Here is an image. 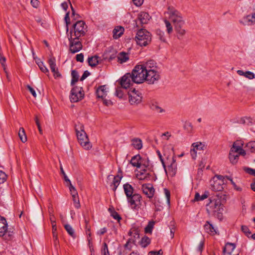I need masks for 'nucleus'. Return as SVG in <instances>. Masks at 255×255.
<instances>
[{
    "label": "nucleus",
    "instance_id": "obj_1",
    "mask_svg": "<svg viewBox=\"0 0 255 255\" xmlns=\"http://www.w3.org/2000/svg\"><path fill=\"white\" fill-rule=\"evenodd\" d=\"M145 81L149 84H153L160 79V75L157 70L156 63L153 60L146 62V70Z\"/></svg>",
    "mask_w": 255,
    "mask_h": 255
},
{
    "label": "nucleus",
    "instance_id": "obj_2",
    "mask_svg": "<svg viewBox=\"0 0 255 255\" xmlns=\"http://www.w3.org/2000/svg\"><path fill=\"white\" fill-rule=\"evenodd\" d=\"M206 210L209 215L220 216L223 211V206L221 198L217 196L212 200L207 205Z\"/></svg>",
    "mask_w": 255,
    "mask_h": 255
},
{
    "label": "nucleus",
    "instance_id": "obj_3",
    "mask_svg": "<svg viewBox=\"0 0 255 255\" xmlns=\"http://www.w3.org/2000/svg\"><path fill=\"white\" fill-rule=\"evenodd\" d=\"M146 70V62L137 65L132 71L131 75L134 83H142L145 81Z\"/></svg>",
    "mask_w": 255,
    "mask_h": 255
},
{
    "label": "nucleus",
    "instance_id": "obj_4",
    "mask_svg": "<svg viewBox=\"0 0 255 255\" xmlns=\"http://www.w3.org/2000/svg\"><path fill=\"white\" fill-rule=\"evenodd\" d=\"M75 130L79 143L84 149H89L91 147V145L84 130L83 125L82 124L76 125Z\"/></svg>",
    "mask_w": 255,
    "mask_h": 255
},
{
    "label": "nucleus",
    "instance_id": "obj_5",
    "mask_svg": "<svg viewBox=\"0 0 255 255\" xmlns=\"http://www.w3.org/2000/svg\"><path fill=\"white\" fill-rule=\"evenodd\" d=\"M246 154L245 150L240 145V142L239 141L234 142L230 149L229 155L231 163L232 164H236L238 161L239 155L245 156Z\"/></svg>",
    "mask_w": 255,
    "mask_h": 255
},
{
    "label": "nucleus",
    "instance_id": "obj_6",
    "mask_svg": "<svg viewBox=\"0 0 255 255\" xmlns=\"http://www.w3.org/2000/svg\"><path fill=\"white\" fill-rule=\"evenodd\" d=\"M165 14L167 15L166 17H168L174 25L178 24H184L185 23L182 14L173 6H168L167 11L165 12Z\"/></svg>",
    "mask_w": 255,
    "mask_h": 255
},
{
    "label": "nucleus",
    "instance_id": "obj_7",
    "mask_svg": "<svg viewBox=\"0 0 255 255\" xmlns=\"http://www.w3.org/2000/svg\"><path fill=\"white\" fill-rule=\"evenodd\" d=\"M87 26L84 21L79 20L73 24L72 28L67 35L74 36V38H79L80 37L85 35L86 31Z\"/></svg>",
    "mask_w": 255,
    "mask_h": 255
},
{
    "label": "nucleus",
    "instance_id": "obj_8",
    "mask_svg": "<svg viewBox=\"0 0 255 255\" xmlns=\"http://www.w3.org/2000/svg\"><path fill=\"white\" fill-rule=\"evenodd\" d=\"M151 39L150 33L145 29H141L136 33L135 40L137 44L141 46L147 45Z\"/></svg>",
    "mask_w": 255,
    "mask_h": 255
},
{
    "label": "nucleus",
    "instance_id": "obj_9",
    "mask_svg": "<svg viewBox=\"0 0 255 255\" xmlns=\"http://www.w3.org/2000/svg\"><path fill=\"white\" fill-rule=\"evenodd\" d=\"M127 201L130 208L135 211H138L142 206V197L137 193L127 198Z\"/></svg>",
    "mask_w": 255,
    "mask_h": 255
},
{
    "label": "nucleus",
    "instance_id": "obj_10",
    "mask_svg": "<svg viewBox=\"0 0 255 255\" xmlns=\"http://www.w3.org/2000/svg\"><path fill=\"white\" fill-rule=\"evenodd\" d=\"M128 101L131 105H137L140 104L142 99V96L140 91L135 89L128 91Z\"/></svg>",
    "mask_w": 255,
    "mask_h": 255
},
{
    "label": "nucleus",
    "instance_id": "obj_11",
    "mask_svg": "<svg viewBox=\"0 0 255 255\" xmlns=\"http://www.w3.org/2000/svg\"><path fill=\"white\" fill-rule=\"evenodd\" d=\"M84 94L82 87L75 86L71 91L70 99L71 102L75 103L84 98Z\"/></svg>",
    "mask_w": 255,
    "mask_h": 255
},
{
    "label": "nucleus",
    "instance_id": "obj_12",
    "mask_svg": "<svg viewBox=\"0 0 255 255\" xmlns=\"http://www.w3.org/2000/svg\"><path fill=\"white\" fill-rule=\"evenodd\" d=\"M67 36L70 42L69 49L71 53H75L82 49V45L79 38H74V36L72 35H67Z\"/></svg>",
    "mask_w": 255,
    "mask_h": 255
},
{
    "label": "nucleus",
    "instance_id": "obj_13",
    "mask_svg": "<svg viewBox=\"0 0 255 255\" xmlns=\"http://www.w3.org/2000/svg\"><path fill=\"white\" fill-rule=\"evenodd\" d=\"M240 23L244 25L248 26L255 24V2L253 4L251 13L241 19Z\"/></svg>",
    "mask_w": 255,
    "mask_h": 255
},
{
    "label": "nucleus",
    "instance_id": "obj_14",
    "mask_svg": "<svg viewBox=\"0 0 255 255\" xmlns=\"http://www.w3.org/2000/svg\"><path fill=\"white\" fill-rule=\"evenodd\" d=\"M165 165L167 166L168 172L172 175H175L177 171V164L174 156L171 157H167L165 161Z\"/></svg>",
    "mask_w": 255,
    "mask_h": 255
},
{
    "label": "nucleus",
    "instance_id": "obj_15",
    "mask_svg": "<svg viewBox=\"0 0 255 255\" xmlns=\"http://www.w3.org/2000/svg\"><path fill=\"white\" fill-rule=\"evenodd\" d=\"M134 83L132 80V76L130 73H127L123 76L120 82L121 88L128 89Z\"/></svg>",
    "mask_w": 255,
    "mask_h": 255
},
{
    "label": "nucleus",
    "instance_id": "obj_16",
    "mask_svg": "<svg viewBox=\"0 0 255 255\" xmlns=\"http://www.w3.org/2000/svg\"><path fill=\"white\" fill-rule=\"evenodd\" d=\"M140 170H136L135 175L136 178L140 180H148L151 176V174L147 171L146 169L140 168Z\"/></svg>",
    "mask_w": 255,
    "mask_h": 255
},
{
    "label": "nucleus",
    "instance_id": "obj_17",
    "mask_svg": "<svg viewBox=\"0 0 255 255\" xmlns=\"http://www.w3.org/2000/svg\"><path fill=\"white\" fill-rule=\"evenodd\" d=\"M205 145L201 142H197L192 143L190 152L192 158L195 159L196 157L197 151L203 150Z\"/></svg>",
    "mask_w": 255,
    "mask_h": 255
},
{
    "label": "nucleus",
    "instance_id": "obj_18",
    "mask_svg": "<svg viewBox=\"0 0 255 255\" xmlns=\"http://www.w3.org/2000/svg\"><path fill=\"white\" fill-rule=\"evenodd\" d=\"M142 190L144 194L149 198H152L154 194V189L152 184H144L142 186Z\"/></svg>",
    "mask_w": 255,
    "mask_h": 255
},
{
    "label": "nucleus",
    "instance_id": "obj_19",
    "mask_svg": "<svg viewBox=\"0 0 255 255\" xmlns=\"http://www.w3.org/2000/svg\"><path fill=\"white\" fill-rule=\"evenodd\" d=\"M224 184L222 183L221 181L217 179L215 180L212 178L210 180L211 188L212 190L215 191H222L224 189Z\"/></svg>",
    "mask_w": 255,
    "mask_h": 255
},
{
    "label": "nucleus",
    "instance_id": "obj_20",
    "mask_svg": "<svg viewBox=\"0 0 255 255\" xmlns=\"http://www.w3.org/2000/svg\"><path fill=\"white\" fill-rule=\"evenodd\" d=\"M236 246L234 244L230 243L226 244L223 250L224 255H239V254H232Z\"/></svg>",
    "mask_w": 255,
    "mask_h": 255
},
{
    "label": "nucleus",
    "instance_id": "obj_21",
    "mask_svg": "<svg viewBox=\"0 0 255 255\" xmlns=\"http://www.w3.org/2000/svg\"><path fill=\"white\" fill-rule=\"evenodd\" d=\"M108 92V88L106 85L99 87L96 91L97 96L98 98L103 99L106 98Z\"/></svg>",
    "mask_w": 255,
    "mask_h": 255
},
{
    "label": "nucleus",
    "instance_id": "obj_22",
    "mask_svg": "<svg viewBox=\"0 0 255 255\" xmlns=\"http://www.w3.org/2000/svg\"><path fill=\"white\" fill-rule=\"evenodd\" d=\"M7 230V225L4 218L0 216V237H3Z\"/></svg>",
    "mask_w": 255,
    "mask_h": 255
},
{
    "label": "nucleus",
    "instance_id": "obj_23",
    "mask_svg": "<svg viewBox=\"0 0 255 255\" xmlns=\"http://www.w3.org/2000/svg\"><path fill=\"white\" fill-rule=\"evenodd\" d=\"M150 18L149 14L145 12H140L138 15V19L142 24L147 23Z\"/></svg>",
    "mask_w": 255,
    "mask_h": 255
},
{
    "label": "nucleus",
    "instance_id": "obj_24",
    "mask_svg": "<svg viewBox=\"0 0 255 255\" xmlns=\"http://www.w3.org/2000/svg\"><path fill=\"white\" fill-rule=\"evenodd\" d=\"M128 234L129 236L133 237V239L131 238L133 244H134L136 240L139 238V230L138 228L135 227L131 228Z\"/></svg>",
    "mask_w": 255,
    "mask_h": 255
},
{
    "label": "nucleus",
    "instance_id": "obj_25",
    "mask_svg": "<svg viewBox=\"0 0 255 255\" xmlns=\"http://www.w3.org/2000/svg\"><path fill=\"white\" fill-rule=\"evenodd\" d=\"M204 228L206 232L210 235H214L217 233V229L208 221L206 222Z\"/></svg>",
    "mask_w": 255,
    "mask_h": 255
},
{
    "label": "nucleus",
    "instance_id": "obj_26",
    "mask_svg": "<svg viewBox=\"0 0 255 255\" xmlns=\"http://www.w3.org/2000/svg\"><path fill=\"white\" fill-rule=\"evenodd\" d=\"M123 188L124 190V192L127 197V199L130 197L132 195H134V189L130 184L128 183L125 184L123 186Z\"/></svg>",
    "mask_w": 255,
    "mask_h": 255
},
{
    "label": "nucleus",
    "instance_id": "obj_27",
    "mask_svg": "<svg viewBox=\"0 0 255 255\" xmlns=\"http://www.w3.org/2000/svg\"><path fill=\"white\" fill-rule=\"evenodd\" d=\"M141 161V156L139 154L133 156L130 161V164L134 167L140 168V161Z\"/></svg>",
    "mask_w": 255,
    "mask_h": 255
},
{
    "label": "nucleus",
    "instance_id": "obj_28",
    "mask_svg": "<svg viewBox=\"0 0 255 255\" xmlns=\"http://www.w3.org/2000/svg\"><path fill=\"white\" fill-rule=\"evenodd\" d=\"M184 24H178L177 25H175V29L176 32L177 33V36L179 39H180L181 37H182L186 33V30L183 28V26Z\"/></svg>",
    "mask_w": 255,
    "mask_h": 255
},
{
    "label": "nucleus",
    "instance_id": "obj_29",
    "mask_svg": "<svg viewBox=\"0 0 255 255\" xmlns=\"http://www.w3.org/2000/svg\"><path fill=\"white\" fill-rule=\"evenodd\" d=\"M100 58L97 56H94L89 57L88 62L89 65L91 67H94L97 65L100 61Z\"/></svg>",
    "mask_w": 255,
    "mask_h": 255
},
{
    "label": "nucleus",
    "instance_id": "obj_30",
    "mask_svg": "<svg viewBox=\"0 0 255 255\" xmlns=\"http://www.w3.org/2000/svg\"><path fill=\"white\" fill-rule=\"evenodd\" d=\"M122 178V176L120 175H117L114 177L113 182L111 185L113 191H115L116 190L117 187L121 182Z\"/></svg>",
    "mask_w": 255,
    "mask_h": 255
},
{
    "label": "nucleus",
    "instance_id": "obj_31",
    "mask_svg": "<svg viewBox=\"0 0 255 255\" xmlns=\"http://www.w3.org/2000/svg\"><path fill=\"white\" fill-rule=\"evenodd\" d=\"M124 31V28L121 26L116 27L113 31V37L114 38L117 39L119 38L123 34Z\"/></svg>",
    "mask_w": 255,
    "mask_h": 255
},
{
    "label": "nucleus",
    "instance_id": "obj_32",
    "mask_svg": "<svg viewBox=\"0 0 255 255\" xmlns=\"http://www.w3.org/2000/svg\"><path fill=\"white\" fill-rule=\"evenodd\" d=\"M151 109L157 113H163L165 112V110L160 107L158 104L156 103H152L150 105Z\"/></svg>",
    "mask_w": 255,
    "mask_h": 255
},
{
    "label": "nucleus",
    "instance_id": "obj_33",
    "mask_svg": "<svg viewBox=\"0 0 255 255\" xmlns=\"http://www.w3.org/2000/svg\"><path fill=\"white\" fill-rule=\"evenodd\" d=\"M118 61L120 63H123L127 62L128 59V55L125 52H121L118 56Z\"/></svg>",
    "mask_w": 255,
    "mask_h": 255
},
{
    "label": "nucleus",
    "instance_id": "obj_34",
    "mask_svg": "<svg viewBox=\"0 0 255 255\" xmlns=\"http://www.w3.org/2000/svg\"><path fill=\"white\" fill-rule=\"evenodd\" d=\"M131 239H129L126 244L124 245V248L125 249V251H124L123 252H122L121 251H120L119 254L120 255H125L127 254V252H126V251H129L131 250L132 248L131 243H132Z\"/></svg>",
    "mask_w": 255,
    "mask_h": 255
},
{
    "label": "nucleus",
    "instance_id": "obj_35",
    "mask_svg": "<svg viewBox=\"0 0 255 255\" xmlns=\"http://www.w3.org/2000/svg\"><path fill=\"white\" fill-rule=\"evenodd\" d=\"M208 196L209 192L208 191L205 192L202 195H200L198 193H196L195 194L194 200L195 201H202L206 199L208 197Z\"/></svg>",
    "mask_w": 255,
    "mask_h": 255
},
{
    "label": "nucleus",
    "instance_id": "obj_36",
    "mask_svg": "<svg viewBox=\"0 0 255 255\" xmlns=\"http://www.w3.org/2000/svg\"><path fill=\"white\" fill-rule=\"evenodd\" d=\"M132 145L136 149H140L142 147V141L139 138L132 140Z\"/></svg>",
    "mask_w": 255,
    "mask_h": 255
},
{
    "label": "nucleus",
    "instance_id": "obj_37",
    "mask_svg": "<svg viewBox=\"0 0 255 255\" xmlns=\"http://www.w3.org/2000/svg\"><path fill=\"white\" fill-rule=\"evenodd\" d=\"M18 136L22 142L24 143L27 141V137L25 130L23 128H20L18 132Z\"/></svg>",
    "mask_w": 255,
    "mask_h": 255
},
{
    "label": "nucleus",
    "instance_id": "obj_38",
    "mask_svg": "<svg viewBox=\"0 0 255 255\" xmlns=\"http://www.w3.org/2000/svg\"><path fill=\"white\" fill-rule=\"evenodd\" d=\"M140 168L146 169L149 165V160L147 158H141L140 161Z\"/></svg>",
    "mask_w": 255,
    "mask_h": 255
},
{
    "label": "nucleus",
    "instance_id": "obj_39",
    "mask_svg": "<svg viewBox=\"0 0 255 255\" xmlns=\"http://www.w3.org/2000/svg\"><path fill=\"white\" fill-rule=\"evenodd\" d=\"M71 75L72 78L71 84L72 85H74L79 79V75L76 71L73 70L72 71Z\"/></svg>",
    "mask_w": 255,
    "mask_h": 255
},
{
    "label": "nucleus",
    "instance_id": "obj_40",
    "mask_svg": "<svg viewBox=\"0 0 255 255\" xmlns=\"http://www.w3.org/2000/svg\"><path fill=\"white\" fill-rule=\"evenodd\" d=\"M150 243V239L148 237L144 236L141 239L140 244L142 247L145 248Z\"/></svg>",
    "mask_w": 255,
    "mask_h": 255
},
{
    "label": "nucleus",
    "instance_id": "obj_41",
    "mask_svg": "<svg viewBox=\"0 0 255 255\" xmlns=\"http://www.w3.org/2000/svg\"><path fill=\"white\" fill-rule=\"evenodd\" d=\"M64 228L67 233L73 238L75 237V234L74 232V229L72 228V227L68 224H66L64 225Z\"/></svg>",
    "mask_w": 255,
    "mask_h": 255
},
{
    "label": "nucleus",
    "instance_id": "obj_42",
    "mask_svg": "<svg viewBox=\"0 0 255 255\" xmlns=\"http://www.w3.org/2000/svg\"><path fill=\"white\" fill-rule=\"evenodd\" d=\"M48 63L51 70H54V69L57 68L55 58L51 57L49 58L48 60Z\"/></svg>",
    "mask_w": 255,
    "mask_h": 255
},
{
    "label": "nucleus",
    "instance_id": "obj_43",
    "mask_svg": "<svg viewBox=\"0 0 255 255\" xmlns=\"http://www.w3.org/2000/svg\"><path fill=\"white\" fill-rule=\"evenodd\" d=\"M72 200L73 202L74 207L77 209L80 208L81 207V205H80L78 195L76 196H73Z\"/></svg>",
    "mask_w": 255,
    "mask_h": 255
},
{
    "label": "nucleus",
    "instance_id": "obj_44",
    "mask_svg": "<svg viewBox=\"0 0 255 255\" xmlns=\"http://www.w3.org/2000/svg\"><path fill=\"white\" fill-rule=\"evenodd\" d=\"M247 147L251 152L255 151V141H251L247 143Z\"/></svg>",
    "mask_w": 255,
    "mask_h": 255
},
{
    "label": "nucleus",
    "instance_id": "obj_45",
    "mask_svg": "<svg viewBox=\"0 0 255 255\" xmlns=\"http://www.w3.org/2000/svg\"><path fill=\"white\" fill-rule=\"evenodd\" d=\"M164 193L166 198V202L168 206H170V191L166 188L164 189Z\"/></svg>",
    "mask_w": 255,
    "mask_h": 255
},
{
    "label": "nucleus",
    "instance_id": "obj_46",
    "mask_svg": "<svg viewBox=\"0 0 255 255\" xmlns=\"http://www.w3.org/2000/svg\"><path fill=\"white\" fill-rule=\"evenodd\" d=\"M69 190L72 195V197L78 196V193L76 188L72 185L71 182L70 183H69Z\"/></svg>",
    "mask_w": 255,
    "mask_h": 255
},
{
    "label": "nucleus",
    "instance_id": "obj_47",
    "mask_svg": "<svg viewBox=\"0 0 255 255\" xmlns=\"http://www.w3.org/2000/svg\"><path fill=\"white\" fill-rule=\"evenodd\" d=\"M164 21L165 24L167 32L168 33H171L173 31V28L170 22L166 19H165Z\"/></svg>",
    "mask_w": 255,
    "mask_h": 255
},
{
    "label": "nucleus",
    "instance_id": "obj_48",
    "mask_svg": "<svg viewBox=\"0 0 255 255\" xmlns=\"http://www.w3.org/2000/svg\"><path fill=\"white\" fill-rule=\"evenodd\" d=\"M154 222H149L147 226L145 228V232L146 233H151L153 228Z\"/></svg>",
    "mask_w": 255,
    "mask_h": 255
},
{
    "label": "nucleus",
    "instance_id": "obj_49",
    "mask_svg": "<svg viewBox=\"0 0 255 255\" xmlns=\"http://www.w3.org/2000/svg\"><path fill=\"white\" fill-rule=\"evenodd\" d=\"M229 176H222V175H215L213 178V179H217V180H219L220 181H221L222 182V183L225 184V179L226 178L227 179V177H228Z\"/></svg>",
    "mask_w": 255,
    "mask_h": 255
},
{
    "label": "nucleus",
    "instance_id": "obj_50",
    "mask_svg": "<svg viewBox=\"0 0 255 255\" xmlns=\"http://www.w3.org/2000/svg\"><path fill=\"white\" fill-rule=\"evenodd\" d=\"M227 179L229 180L231 184H232L234 188L238 191H241L242 190V188L239 186H238L234 182V181L233 180L232 178L230 177H227Z\"/></svg>",
    "mask_w": 255,
    "mask_h": 255
},
{
    "label": "nucleus",
    "instance_id": "obj_51",
    "mask_svg": "<svg viewBox=\"0 0 255 255\" xmlns=\"http://www.w3.org/2000/svg\"><path fill=\"white\" fill-rule=\"evenodd\" d=\"M241 229L243 232H244L247 236L249 237L251 234V232L247 226H242Z\"/></svg>",
    "mask_w": 255,
    "mask_h": 255
},
{
    "label": "nucleus",
    "instance_id": "obj_52",
    "mask_svg": "<svg viewBox=\"0 0 255 255\" xmlns=\"http://www.w3.org/2000/svg\"><path fill=\"white\" fill-rule=\"evenodd\" d=\"M38 67L40 68V70L43 73L47 74L49 73V70H48L47 68L45 66L43 63H40V65H38Z\"/></svg>",
    "mask_w": 255,
    "mask_h": 255
},
{
    "label": "nucleus",
    "instance_id": "obj_53",
    "mask_svg": "<svg viewBox=\"0 0 255 255\" xmlns=\"http://www.w3.org/2000/svg\"><path fill=\"white\" fill-rule=\"evenodd\" d=\"M60 168L61 172V173L63 174V175L64 176V178L65 181L66 182H68L69 183H70L71 181L69 180V179L68 178V177L66 175V173H65L61 164H60Z\"/></svg>",
    "mask_w": 255,
    "mask_h": 255
},
{
    "label": "nucleus",
    "instance_id": "obj_54",
    "mask_svg": "<svg viewBox=\"0 0 255 255\" xmlns=\"http://www.w3.org/2000/svg\"><path fill=\"white\" fill-rule=\"evenodd\" d=\"M116 95L120 98H122L124 95L123 91L121 87L117 88L116 91Z\"/></svg>",
    "mask_w": 255,
    "mask_h": 255
},
{
    "label": "nucleus",
    "instance_id": "obj_55",
    "mask_svg": "<svg viewBox=\"0 0 255 255\" xmlns=\"http://www.w3.org/2000/svg\"><path fill=\"white\" fill-rule=\"evenodd\" d=\"M245 77L249 79H253L255 78L254 73L250 71L245 72Z\"/></svg>",
    "mask_w": 255,
    "mask_h": 255
},
{
    "label": "nucleus",
    "instance_id": "obj_56",
    "mask_svg": "<svg viewBox=\"0 0 255 255\" xmlns=\"http://www.w3.org/2000/svg\"><path fill=\"white\" fill-rule=\"evenodd\" d=\"M244 170L248 174L255 176V169L249 167H245Z\"/></svg>",
    "mask_w": 255,
    "mask_h": 255
},
{
    "label": "nucleus",
    "instance_id": "obj_57",
    "mask_svg": "<svg viewBox=\"0 0 255 255\" xmlns=\"http://www.w3.org/2000/svg\"><path fill=\"white\" fill-rule=\"evenodd\" d=\"M5 58L3 57L1 54V52H0V63H1L2 67L3 68L4 70H5Z\"/></svg>",
    "mask_w": 255,
    "mask_h": 255
},
{
    "label": "nucleus",
    "instance_id": "obj_58",
    "mask_svg": "<svg viewBox=\"0 0 255 255\" xmlns=\"http://www.w3.org/2000/svg\"><path fill=\"white\" fill-rule=\"evenodd\" d=\"M6 174L0 170V184L3 183L6 179Z\"/></svg>",
    "mask_w": 255,
    "mask_h": 255
},
{
    "label": "nucleus",
    "instance_id": "obj_59",
    "mask_svg": "<svg viewBox=\"0 0 255 255\" xmlns=\"http://www.w3.org/2000/svg\"><path fill=\"white\" fill-rule=\"evenodd\" d=\"M51 72L53 73V76L55 78H57L61 77V74L59 73L58 71V69L57 68L54 69V70H51Z\"/></svg>",
    "mask_w": 255,
    "mask_h": 255
},
{
    "label": "nucleus",
    "instance_id": "obj_60",
    "mask_svg": "<svg viewBox=\"0 0 255 255\" xmlns=\"http://www.w3.org/2000/svg\"><path fill=\"white\" fill-rule=\"evenodd\" d=\"M102 100L103 104L107 106H110L113 105L112 102L110 100L106 99L105 98L102 99Z\"/></svg>",
    "mask_w": 255,
    "mask_h": 255
},
{
    "label": "nucleus",
    "instance_id": "obj_61",
    "mask_svg": "<svg viewBox=\"0 0 255 255\" xmlns=\"http://www.w3.org/2000/svg\"><path fill=\"white\" fill-rule=\"evenodd\" d=\"M103 254V255H107V254H109V251L108 248V245L106 243H104V247L102 250Z\"/></svg>",
    "mask_w": 255,
    "mask_h": 255
},
{
    "label": "nucleus",
    "instance_id": "obj_62",
    "mask_svg": "<svg viewBox=\"0 0 255 255\" xmlns=\"http://www.w3.org/2000/svg\"><path fill=\"white\" fill-rule=\"evenodd\" d=\"M27 88L29 91V92L31 93V94L32 95V96L34 97H36V92L33 88H32L31 86L29 85L27 86Z\"/></svg>",
    "mask_w": 255,
    "mask_h": 255
},
{
    "label": "nucleus",
    "instance_id": "obj_63",
    "mask_svg": "<svg viewBox=\"0 0 255 255\" xmlns=\"http://www.w3.org/2000/svg\"><path fill=\"white\" fill-rule=\"evenodd\" d=\"M111 215L112 217L116 220L120 221L121 219V218L119 214L115 211L112 212Z\"/></svg>",
    "mask_w": 255,
    "mask_h": 255
},
{
    "label": "nucleus",
    "instance_id": "obj_64",
    "mask_svg": "<svg viewBox=\"0 0 255 255\" xmlns=\"http://www.w3.org/2000/svg\"><path fill=\"white\" fill-rule=\"evenodd\" d=\"M76 60L82 62L84 60V55L82 53L77 54L76 55Z\"/></svg>",
    "mask_w": 255,
    "mask_h": 255
}]
</instances>
